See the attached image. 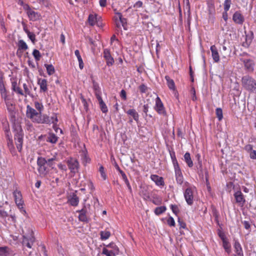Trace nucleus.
Masks as SVG:
<instances>
[{
	"instance_id": "nucleus-64",
	"label": "nucleus",
	"mask_w": 256,
	"mask_h": 256,
	"mask_svg": "<svg viewBox=\"0 0 256 256\" xmlns=\"http://www.w3.org/2000/svg\"><path fill=\"white\" fill-rule=\"evenodd\" d=\"M14 92L18 93L19 94H20L22 96H24V92H22V90L20 89V88L18 86L14 90Z\"/></svg>"
},
{
	"instance_id": "nucleus-29",
	"label": "nucleus",
	"mask_w": 256,
	"mask_h": 256,
	"mask_svg": "<svg viewBox=\"0 0 256 256\" xmlns=\"http://www.w3.org/2000/svg\"><path fill=\"white\" fill-rule=\"evenodd\" d=\"M184 160L188 166L190 168L192 167L194 164H193V162L192 160L190 154L188 152H186L184 154Z\"/></svg>"
},
{
	"instance_id": "nucleus-13",
	"label": "nucleus",
	"mask_w": 256,
	"mask_h": 256,
	"mask_svg": "<svg viewBox=\"0 0 256 256\" xmlns=\"http://www.w3.org/2000/svg\"><path fill=\"white\" fill-rule=\"evenodd\" d=\"M234 197L236 202L238 203L240 206H244L246 200L241 191L238 190L235 192L234 194Z\"/></svg>"
},
{
	"instance_id": "nucleus-24",
	"label": "nucleus",
	"mask_w": 256,
	"mask_h": 256,
	"mask_svg": "<svg viewBox=\"0 0 256 256\" xmlns=\"http://www.w3.org/2000/svg\"><path fill=\"white\" fill-rule=\"evenodd\" d=\"M140 195L146 200L150 199V195L146 188L141 187L140 191Z\"/></svg>"
},
{
	"instance_id": "nucleus-57",
	"label": "nucleus",
	"mask_w": 256,
	"mask_h": 256,
	"mask_svg": "<svg viewBox=\"0 0 256 256\" xmlns=\"http://www.w3.org/2000/svg\"><path fill=\"white\" fill-rule=\"evenodd\" d=\"M2 98L4 100V102L8 101V100H10L12 98L11 96L10 95H8L7 93L2 94Z\"/></svg>"
},
{
	"instance_id": "nucleus-48",
	"label": "nucleus",
	"mask_w": 256,
	"mask_h": 256,
	"mask_svg": "<svg viewBox=\"0 0 256 256\" xmlns=\"http://www.w3.org/2000/svg\"><path fill=\"white\" fill-rule=\"evenodd\" d=\"M34 106L39 111V112H41V111L43 109V106L42 103H40L38 102H34Z\"/></svg>"
},
{
	"instance_id": "nucleus-3",
	"label": "nucleus",
	"mask_w": 256,
	"mask_h": 256,
	"mask_svg": "<svg viewBox=\"0 0 256 256\" xmlns=\"http://www.w3.org/2000/svg\"><path fill=\"white\" fill-rule=\"evenodd\" d=\"M24 10L26 12L28 18L30 20L36 21L40 19V14L38 12H35L33 9L31 8L29 5L24 4L23 6Z\"/></svg>"
},
{
	"instance_id": "nucleus-54",
	"label": "nucleus",
	"mask_w": 256,
	"mask_h": 256,
	"mask_svg": "<svg viewBox=\"0 0 256 256\" xmlns=\"http://www.w3.org/2000/svg\"><path fill=\"white\" fill-rule=\"evenodd\" d=\"M170 208L172 210V212L175 214H177L179 212V210L178 206L176 205L171 204Z\"/></svg>"
},
{
	"instance_id": "nucleus-17",
	"label": "nucleus",
	"mask_w": 256,
	"mask_h": 256,
	"mask_svg": "<svg viewBox=\"0 0 256 256\" xmlns=\"http://www.w3.org/2000/svg\"><path fill=\"white\" fill-rule=\"evenodd\" d=\"M150 179L152 180L158 186H164V182L162 177L156 174H152L150 176Z\"/></svg>"
},
{
	"instance_id": "nucleus-50",
	"label": "nucleus",
	"mask_w": 256,
	"mask_h": 256,
	"mask_svg": "<svg viewBox=\"0 0 256 256\" xmlns=\"http://www.w3.org/2000/svg\"><path fill=\"white\" fill-rule=\"evenodd\" d=\"M168 224L170 226H175V222L174 218L172 216H170L167 220Z\"/></svg>"
},
{
	"instance_id": "nucleus-37",
	"label": "nucleus",
	"mask_w": 256,
	"mask_h": 256,
	"mask_svg": "<svg viewBox=\"0 0 256 256\" xmlns=\"http://www.w3.org/2000/svg\"><path fill=\"white\" fill-rule=\"evenodd\" d=\"M102 254L106 256H116L118 255V250H115L113 252H112L108 249L104 248L102 249Z\"/></svg>"
},
{
	"instance_id": "nucleus-40",
	"label": "nucleus",
	"mask_w": 256,
	"mask_h": 256,
	"mask_svg": "<svg viewBox=\"0 0 256 256\" xmlns=\"http://www.w3.org/2000/svg\"><path fill=\"white\" fill-rule=\"evenodd\" d=\"M45 67L46 68L47 73L49 76H51L54 72V68L52 64H44Z\"/></svg>"
},
{
	"instance_id": "nucleus-21",
	"label": "nucleus",
	"mask_w": 256,
	"mask_h": 256,
	"mask_svg": "<svg viewBox=\"0 0 256 256\" xmlns=\"http://www.w3.org/2000/svg\"><path fill=\"white\" fill-rule=\"evenodd\" d=\"M38 84L40 87V91L46 92L48 90L47 80L44 78H38Z\"/></svg>"
},
{
	"instance_id": "nucleus-56",
	"label": "nucleus",
	"mask_w": 256,
	"mask_h": 256,
	"mask_svg": "<svg viewBox=\"0 0 256 256\" xmlns=\"http://www.w3.org/2000/svg\"><path fill=\"white\" fill-rule=\"evenodd\" d=\"M8 216V214L4 210L0 209V218H5Z\"/></svg>"
},
{
	"instance_id": "nucleus-49",
	"label": "nucleus",
	"mask_w": 256,
	"mask_h": 256,
	"mask_svg": "<svg viewBox=\"0 0 256 256\" xmlns=\"http://www.w3.org/2000/svg\"><path fill=\"white\" fill-rule=\"evenodd\" d=\"M50 124H56L58 122L57 116L55 114H54L50 118Z\"/></svg>"
},
{
	"instance_id": "nucleus-10",
	"label": "nucleus",
	"mask_w": 256,
	"mask_h": 256,
	"mask_svg": "<svg viewBox=\"0 0 256 256\" xmlns=\"http://www.w3.org/2000/svg\"><path fill=\"white\" fill-rule=\"evenodd\" d=\"M14 140L18 150L20 152L22 149L23 143V133L22 130L17 132L15 134Z\"/></svg>"
},
{
	"instance_id": "nucleus-47",
	"label": "nucleus",
	"mask_w": 256,
	"mask_h": 256,
	"mask_svg": "<svg viewBox=\"0 0 256 256\" xmlns=\"http://www.w3.org/2000/svg\"><path fill=\"white\" fill-rule=\"evenodd\" d=\"M216 116L219 120H221L223 118L222 110L221 108H216Z\"/></svg>"
},
{
	"instance_id": "nucleus-39",
	"label": "nucleus",
	"mask_w": 256,
	"mask_h": 256,
	"mask_svg": "<svg viewBox=\"0 0 256 256\" xmlns=\"http://www.w3.org/2000/svg\"><path fill=\"white\" fill-rule=\"evenodd\" d=\"M100 238L102 240H106L109 238L110 233L109 231L104 230L100 232Z\"/></svg>"
},
{
	"instance_id": "nucleus-12",
	"label": "nucleus",
	"mask_w": 256,
	"mask_h": 256,
	"mask_svg": "<svg viewBox=\"0 0 256 256\" xmlns=\"http://www.w3.org/2000/svg\"><path fill=\"white\" fill-rule=\"evenodd\" d=\"M115 20L116 26L118 27H120V24H122L124 28L126 30V20L122 18V14L118 12L116 14Z\"/></svg>"
},
{
	"instance_id": "nucleus-33",
	"label": "nucleus",
	"mask_w": 256,
	"mask_h": 256,
	"mask_svg": "<svg viewBox=\"0 0 256 256\" xmlns=\"http://www.w3.org/2000/svg\"><path fill=\"white\" fill-rule=\"evenodd\" d=\"M184 2L185 4L184 6V11L185 14L188 16V19H190V5L189 2V0H184Z\"/></svg>"
},
{
	"instance_id": "nucleus-63",
	"label": "nucleus",
	"mask_w": 256,
	"mask_h": 256,
	"mask_svg": "<svg viewBox=\"0 0 256 256\" xmlns=\"http://www.w3.org/2000/svg\"><path fill=\"white\" fill-rule=\"evenodd\" d=\"M120 96L124 100H126V94L124 90H121L120 93Z\"/></svg>"
},
{
	"instance_id": "nucleus-26",
	"label": "nucleus",
	"mask_w": 256,
	"mask_h": 256,
	"mask_svg": "<svg viewBox=\"0 0 256 256\" xmlns=\"http://www.w3.org/2000/svg\"><path fill=\"white\" fill-rule=\"evenodd\" d=\"M17 46H18V51H24L28 49V46L26 42L22 40H18Z\"/></svg>"
},
{
	"instance_id": "nucleus-20",
	"label": "nucleus",
	"mask_w": 256,
	"mask_h": 256,
	"mask_svg": "<svg viewBox=\"0 0 256 256\" xmlns=\"http://www.w3.org/2000/svg\"><path fill=\"white\" fill-rule=\"evenodd\" d=\"M210 50L212 52V56L214 62H218L220 60V56L216 46L212 45L210 46Z\"/></svg>"
},
{
	"instance_id": "nucleus-53",
	"label": "nucleus",
	"mask_w": 256,
	"mask_h": 256,
	"mask_svg": "<svg viewBox=\"0 0 256 256\" xmlns=\"http://www.w3.org/2000/svg\"><path fill=\"white\" fill-rule=\"evenodd\" d=\"M138 88L141 93H145L148 90V87L144 84L140 85Z\"/></svg>"
},
{
	"instance_id": "nucleus-4",
	"label": "nucleus",
	"mask_w": 256,
	"mask_h": 256,
	"mask_svg": "<svg viewBox=\"0 0 256 256\" xmlns=\"http://www.w3.org/2000/svg\"><path fill=\"white\" fill-rule=\"evenodd\" d=\"M66 162L73 176L78 172L80 165L76 159L70 158L66 160Z\"/></svg>"
},
{
	"instance_id": "nucleus-28",
	"label": "nucleus",
	"mask_w": 256,
	"mask_h": 256,
	"mask_svg": "<svg viewBox=\"0 0 256 256\" xmlns=\"http://www.w3.org/2000/svg\"><path fill=\"white\" fill-rule=\"evenodd\" d=\"M93 88L94 92V94L96 98L102 97V92L98 84L94 82H93Z\"/></svg>"
},
{
	"instance_id": "nucleus-43",
	"label": "nucleus",
	"mask_w": 256,
	"mask_h": 256,
	"mask_svg": "<svg viewBox=\"0 0 256 256\" xmlns=\"http://www.w3.org/2000/svg\"><path fill=\"white\" fill-rule=\"evenodd\" d=\"M107 248H110L109 250H110L112 252H113L114 250H118V254H119V248H118L116 245L115 244L112 242L107 245Z\"/></svg>"
},
{
	"instance_id": "nucleus-32",
	"label": "nucleus",
	"mask_w": 256,
	"mask_h": 256,
	"mask_svg": "<svg viewBox=\"0 0 256 256\" xmlns=\"http://www.w3.org/2000/svg\"><path fill=\"white\" fill-rule=\"evenodd\" d=\"M58 136L53 133H50L47 138L46 141L52 144H56L58 141Z\"/></svg>"
},
{
	"instance_id": "nucleus-8",
	"label": "nucleus",
	"mask_w": 256,
	"mask_h": 256,
	"mask_svg": "<svg viewBox=\"0 0 256 256\" xmlns=\"http://www.w3.org/2000/svg\"><path fill=\"white\" fill-rule=\"evenodd\" d=\"M194 190L195 188L194 187L188 188L184 193L186 203L190 206H191L194 202Z\"/></svg>"
},
{
	"instance_id": "nucleus-38",
	"label": "nucleus",
	"mask_w": 256,
	"mask_h": 256,
	"mask_svg": "<svg viewBox=\"0 0 256 256\" xmlns=\"http://www.w3.org/2000/svg\"><path fill=\"white\" fill-rule=\"evenodd\" d=\"M170 155L171 159L172 160V162L174 168H179L180 166L178 165V160H176L174 152H170Z\"/></svg>"
},
{
	"instance_id": "nucleus-35",
	"label": "nucleus",
	"mask_w": 256,
	"mask_h": 256,
	"mask_svg": "<svg viewBox=\"0 0 256 256\" xmlns=\"http://www.w3.org/2000/svg\"><path fill=\"white\" fill-rule=\"evenodd\" d=\"M24 30L25 32L27 34L28 38L32 41V44H34L36 42V35L33 32H30L28 30L25 28H24Z\"/></svg>"
},
{
	"instance_id": "nucleus-15",
	"label": "nucleus",
	"mask_w": 256,
	"mask_h": 256,
	"mask_svg": "<svg viewBox=\"0 0 256 256\" xmlns=\"http://www.w3.org/2000/svg\"><path fill=\"white\" fill-rule=\"evenodd\" d=\"M175 177L176 182L179 185H182L184 182V177L180 168H174Z\"/></svg>"
},
{
	"instance_id": "nucleus-46",
	"label": "nucleus",
	"mask_w": 256,
	"mask_h": 256,
	"mask_svg": "<svg viewBox=\"0 0 256 256\" xmlns=\"http://www.w3.org/2000/svg\"><path fill=\"white\" fill-rule=\"evenodd\" d=\"M232 4V0H224V11H228Z\"/></svg>"
},
{
	"instance_id": "nucleus-23",
	"label": "nucleus",
	"mask_w": 256,
	"mask_h": 256,
	"mask_svg": "<svg viewBox=\"0 0 256 256\" xmlns=\"http://www.w3.org/2000/svg\"><path fill=\"white\" fill-rule=\"evenodd\" d=\"M68 202L72 206H77L79 202V198L75 194H72L68 198Z\"/></svg>"
},
{
	"instance_id": "nucleus-58",
	"label": "nucleus",
	"mask_w": 256,
	"mask_h": 256,
	"mask_svg": "<svg viewBox=\"0 0 256 256\" xmlns=\"http://www.w3.org/2000/svg\"><path fill=\"white\" fill-rule=\"evenodd\" d=\"M142 2L140 0H138L134 4V8H140L142 7Z\"/></svg>"
},
{
	"instance_id": "nucleus-6",
	"label": "nucleus",
	"mask_w": 256,
	"mask_h": 256,
	"mask_svg": "<svg viewBox=\"0 0 256 256\" xmlns=\"http://www.w3.org/2000/svg\"><path fill=\"white\" fill-rule=\"evenodd\" d=\"M28 232H30L28 234H24L22 245L24 246H27L28 248H32L33 243L34 242V238L32 236V230L29 228Z\"/></svg>"
},
{
	"instance_id": "nucleus-11",
	"label": "nucleus",
	"mask_w": 256,
	"mask_h": 256,
	"mask_svg": "<svg viewBox=\"0 0 256 256\" xmlns=\"http://www.w3.org/2000/svg\"><path fill=\"white\" fill-rule=\"evenodd\" d=\"M104 58L106 60L107 66H111L114 63V60L112 56L110 51L108 48H105L104 50Z\"/></svg>"
},
{
	"instance_id": "nucleus-31",
	"label": "nucleus",
	"mask_w": 256,
	"mask_h": 256,
	"mask_svg": "<svg viewBox=\"0 0 256 256\" xmlns=\"http://www.w3.org/2000/svg\"><path fill=\"white\" fill-rule=\"evenodd\" d=\"M126 114L132 116L133 118L136 122L138 121L139 115L134 109H130L126 112Z\"/></svg>"
},
{
	"instance_id": "nucleus-44",
	"label": "nucleus",
	"mask_w": 256,
	"mask_h": 256,
	"mask_svg": "<svg viewBox=\"0 0 256 256\" xmlns=\"http://www.w3.org/2000/svg\"><path fill=\"white\" fill-rule=\"evenodd\" d=\"M99 172L100 174V176L102 178V180H105L107 178L106 174L104 171V168L102 166H100L99 168Z\"/></svg>"
},
{
	"instance_id": "nucleus-27",
	"label": "nucleus",
	"mask_w": 256,
	"mask_h": 256,
	"mask_svg": "<svg viewBox=\"0 0 256 256\" xmlns=\"http://www.w3.org/2000/svg\"><path fill=\"white\" fill-rule=\"evenodd\" d=\"M98 100V104L100 105V110L103 113H106L108 112V108L105 102L102 99V97H99L96 98Z\"/></svg>"
},
{
	"instance_id": "nucleus-34",
	"label": "nucleus",
	"mask_w": 256,
	"mask_h": 256,
	"mask_svg": "<svg viewBox=\"0 0 256 256\" xmlns=\"http://www.w3.org/2000/svg\"><path fill=\"white\" fill-rule=\"evenodd\" d=\"M222 246L224 248L228 253H230V246L229 242L224 236L222 238Z\"/></svg>"
},
{
	"instance_id": "nucleus-5",
	"label": "nucleus",
	"mask_w": 256,
	"mask_h": 256,
	"mask_svg": "<svg viewBox=\"0 0 256 256\" xmlns=\"http://www.w3.org/2000/svg\"><path fill=\"white\" fill-rule=\"evenodd\" d=\"M26 114L33 122H37L40 115V112H37L34 108L29 105L26 106Z\"/></svg>"
},
{
	"instance_id": "nucleus-19",
	"label": "nucleus",
	"mask_w": 256,
	"mask_h": 256,
	"mask_svg": "<svg viewBox=\"0 0 256 256\" xmlns=\"http://www.w3.org/2000/svg\"><path fill=\"white\" fill-rule=\"evenodd\" d=\"M76 212H79L78 219L80 221L84 222H88L87 216V210L86 208H82L81 210H78Z\"/></svg>"
},
{
	"instance_id": "nucleus-42",
	"label": "nucleus",
	"mask_w": 256,
	"mask_h": 256,
	"mask_svg": "<svg viewBox=\"0 0 256 256\" xmlns=\"http://www.w3.org/2000/svg\"><path fill=\"white\" fill-rule=\"evenodd\" d=\"M82 162L84 165L86 164L89 163L90 162V158L87 156L86 153L84 152H83L82 154Z\"/></svg>"
},
{
	"instance_id": "nucleus-30",
	"label": "nucleus",
	"mask_w": 256,
	"mask_h": 256,
	"mask_svg": "<svg viewBox=\"0 0 256 256\" xmlns=\"http://www.w3.org/2000/svg\"><path fill=\"white\" fill-rule=\"evenodd\" d=\"M165 79L166 80L167 85L168 88L171 90H175L176 86L174 81L168 76H165Z\"/></svg>"
},
{
	"instance_id": "nucleus-7",
	"label": "nucleus",
	"mask_w": 256,
	"mask_h": 256,
	"mask_svg": "<svg viewBox=\"0 0 256 256\" xmlns=\"http://www.w3.org/2000/svg\"><path fill=\"white\" fill-rule=\"evenodd\" d=\"M13 194L16 206L20 208V212L22 214H26V212L23 208L24 201L22 200V196L21 192L20 191L15 190L14 191Z\"/></svg>"
},
{
	"instance_id": "nucleus-16",
	"label": "nucleus",
	"mask_w": 256,
	"mask_h": 256,
	"mask_svg": "<svg viewBox=\"0 0 256 256\" xmlns=\"http://www.w3.org/2000/svg\"><path fill=\"white\" fill-rule=\"evenodd\" d=\"M240 60L244 64L246 69L249 72H252L254 70V64L252 60L242 58Z\"/></svg>"
},
{
	"instance_id": "nucleus-60",
	"label": "nucleus",
	"mask_w": 256,
	"mask_h": 256,
	"mask_svg": "<svg viewBox=\"0 0 256 256\" xmlns=\"http://www.w3.org/2000/svg\"><path fill=\"white\" fill-rule=\"evenodd\" d=\"M250 157L251 159L252 160H256V150H252L250 153Z\"/></svg>"
},
{
	"instance_id": "nucleus-62",
	"label": "nucleus",
	"mask_w": 256,
	"mask_h": 256,
	"mask_svg": "<svg viewBox=\"0 0 256 256\" xmlns=\"http://www.w3.org/2000/svg\"><path fill=\"white\" fill-rule=\"evenodd\" d=\"M246 230H249L250 228V225L248 221L244 220L242 222Z\"/></svg>"
},
{
	"instance_id": "nucleus-36",
	"label": "nucleus",
	"mask_w": 256,
	"mask_h": 256,
	"mask_svg": "<svg viewBox=\"0 0 256 256\" xmlns=\"http://www.w3.org/2000/svg\"><path fill=\"white\" fill-rule=\"evenodd\" d=\"M97 16L96 14H90L88 16V22L90 26H94L97 22Z\"/></svg>"
},
{
	"instance_id": "nucleus-25",
	"label": "nucleus",
	"mask_w": 256,
	"mask_h": 256,
	"mask_svg": "<svg viewBox=\"0 0 256 256\" xmlns=\"http://www.w3.org/2000/svg\"><path fill=\"white\" fill-rule=\"evenodd\" d=\"M36 123L50 124V117L46 114L42 115V114L40 113V116L39 117Z\"/></svg>"
},
{
	"instance_id": "nucleus-18",
	"label": "nucleus",
	"mask_w": 256,
	"mask_h": 256,
	"mask_svg": "<svg viewBox=\"0 0 256 256\" xmlns=\"http://www.w3.org/2000/svg\"><path fill=\"white\" fill-rule=\"evenodd\" d=\"M234 246L235 252L234 256H244L242 248L238 241H235Z\"/></svg>"
},
{
	"instance_id": "nucleus-41",
	"label": "nucleus",
	"mask_w": 256,
	"mask_h": 256,
	"mask_svg": "<svg viewBox=\"0 0 256 256\" xmlns=\"http://www.w3.org/2000/svg\"><path fill=\"white\" fill-rule=\"evenodd\" d=\"M166 210V208L164 206H161L160 207H157L154 210V214L156 215H160L163 212H164Z\"/></svg>"
},
{
	"instance_id": "nucleus-9",
	"label": "nucleus",
	"mask_w": 256,
	"mask_h": 256,
	"mask_svg": "<svg viewBox=\"0 0 256 256\" xmlns=\"http://www.w3.org/2000/svg\"><path fill=\"white\" fill-rule=\"evenodd\" d=\"M154 110L159 114L162 116H166V112L164 108V106L160 98L158 96H157L156 98Z\"/></svg>"
},
{
	"instance_id": "nucleus-59",
	"label": "nucleus",
	"mask_w": 256,
	"mask_h": 256,
	"mask_svg": "<svg viewBox=\"0 0 256 256\" xmlns=\"http://www.w3.org/2000/svg\"><path fill=\"white\" fill-rule=\"evenodd\" d=\"M58 166L59 169H60V170H62V171L66 172L67 170V168H66V166L65 164H62L61 163L59 164L58 165Z\"/></svg>"
},
{
	"instance_id": "nucleus-1",
	"label": "nucleus",
	"mask_w": 256,
	"mask_h": 256,
	"mask_svg": "<svg viewBox=\"0 0 256 256\" xmlns=\"http://www.w3.org/2000/svg\"><path fill=\"white\" fill-rule=\"evenodd\" d=\"M242 84L244 89L256 94V81L251 76H246L242 78Z\"/></svg>"
},
{
	"instance_id": "nucleus-61",
	"label": "nucleus",
	"mask_w": 256,
	"mask_h": 256,
	"mask_svg": "<svg viewBox=\"0 0 256 256\" xmlns=\"http://www.w3.org/2000/svg\"><path fill=\"white\" fill-rule=\"evenodd\" d=\"M191 93L192 94V100L194 101L196 100V91L194 88H192L191 89Z\"/></svg>"
},
{
	"instance_id": "nucleus-22",
	"label": "nucleus",
	"mask_w": 256,
	"mask_h": 256,
	"mask_svg": "<svg viewBox=\"0 0 256 256\" xmlns=\"http://www.w3.org/2000/svg\"><path fill=\"white\" fill-rule=\"evenodd\" d=\"M8 110L11 114H13L15 110V104L13 99L12 98L10 100L5 102Z\"/></svg>"
},
{
	"instance_id": "nucleus-52",
	"label": "nucleus",
	"mask_w": 256,
	"mask_h": 256,
	"mask_svg": "<svg viewBox=\"0 0 256 256\" xmlns=\"http://www.w3.org/2000/svg\"><path fill=\"white\" fill-rule=\"evenodd\" d=\"M244 150L250 154L253 150V146L250 144H246L244 146Z\"/></svg>"
},
{
	"instance_id": "nucleus-55",
	"label": "nucleus",
	"mask_w": 256,
	"mask_h": 256,
	"mask_svg": "<svg viewBox=\"0 0 256 256\" xmlns=\"http://www.w3.org/2000/svg\"><path fill=\"white\" fill-rule=\"evenodd\" d=\"M56 160V156H54L52 158H48V159H46V164H48L50 166H52V162L54 160Z\"/></svg>"
},
{
	"instance_id": "nucleus-2",
	"label": "nucleus",
	"mask_w": 256,
	"mask_h": 256,
	"mask_svg": "<svg viewBox=\"0 0 256 256\" xmlns=\"http://www.w3.org/2000/svg\"><path fill=\"white\" fill-rule=\"evenodd\" d=\"M37 164L38 166V170L40 176H46L48 172V170L46 166V158L42 157L38 158L37 160Z\"/></svg>"
},
{
	"instance_id": "nucleus-45",
	"label": "nucleus",
	"mask_w": 256,
	"mask_h": 256,
	"mask_svg": "<svg viewBox=\"0 0 256 256\" xmlns=\"http://www.w3.org/2000/svg\"><path fill=\"white\" fill-rule=\"evenodd\" d=\"M32 55L36 61H39L41 58V54L39 50L34 49L32 52Z\"/></svg>"
},
{
	"instance_id": "nucleus-14",
	"label": "nucleus",
	"mask_w": 256,
	"mask_h": 256,
	"mask_svg": "<svg viewBox=\"0 0 256 256\" xmlns=\"http://www.w3.org/2000/svg\"><path fill=\"white\" fill-rule=\"evenodd\" d=\"M232 20L236 24H242L244 20V18L240 12L236 11L233 14Z\"/></svg>"
},
{
	"instance_id": "nucleus-51",
	"label": "nucleus",
	"mask_w": 256,
	"mask_h": 256,
	"mask_svg": "<svg viewBox=\"0 0 256 256\" xmlns=\"http://www.w3.org/2000/svg\"><path fill=\"white\" fill-rule=\"evenodd\" d=\"M23 88L24 90V96H26V95L30 96V92L26 84L24 83L23 84Z\"/></svg>"
}]
</instances>
